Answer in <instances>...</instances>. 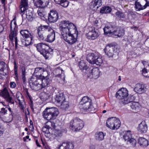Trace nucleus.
<instances>
[{
	"label": "nucleus",
	"mask_w": 149,
	"mask_h": 149,
	"mask_svg": "<svg viewBox=\"0 0 149 149\" xmlns=\"http://www.w3.org/2000/svg\"><path fill=\"white\" fill-rule=\"evenodd\" d=\"M41 54H42L46 59L48 58L51 56V54L46 49L42 52Z\"/></svg>",
	"instance_id": "nucleus-45"
},
{
	"label": "nucleus",
	"mask_w": 149,
	"mask_h": 149,
	"mask_svg": "<svg viewBox=\"0 0 149 149\" xmlns=\"http://www.w3.org/2000/svg\"><path fill=\"white\" fill-rule=\"evenodd\" d=\"M87 59L90 63L95 64L99 65H100L103 62L102 57H100L98 54L96 52L89 54L87 55Z\"/></svg>",
	"instance_id": "nucleus-8"
},
{
	"label": "nucleus",
	"mask_w": 149,
	"mask_h": 149,
	"mask_svg": "<svg viewBox=\"0 0 149 149\" xmlns=\"http://www.w3.org/2000/svg\"><path fill=\"white\" fill-rule=\"evenodd\" d=\"M29 128L30 129V130L31 131H33L34 129V127H33V124L30 125L29 126Z\"/></svg>",
	"instance_id": "nucleus-59"
},
{
	"label": "nucleus",
	"mask_w": 149,
	"mask_h": 149,
	"mask_svg": "<svg viewBox=\"0 0 149 149\" xmlns=\"http://www.w3.org/2000/svg\"><path fill=\"white\" fill-rule=\"evenodd\" d=\"M0 95L3 97L8 102L12 104V98L10 96L8 90L6 88H4L0 93Z\"/></svg>",
	"instance_id": "nucleus-21"
},
{
	"label": "nucleus",
	"mask_w": 149,
	"mask_h": 149,
	"mask_svg": "<svg viewBox=\"0 0 149 149\" xmlns=\"http://www.w3.org/2000/svg\"><path fill=\"white\" fill-rule=\"evenodd\" d=\"M49 32H51V33L49 34L47 36L46 41L48 42H52L54 41L55 39V34L53 30V31H50Z\"/></svg>",
	"instance_id": "nucleus-32"
},
{
	"label": "nucleus",
	"mask_w": 149,
	"mask_h": 149,
	"mask_svg": "<svg viewBox=\"0 0 149 149\" xmlns=\"http://www.w3.org/2000/svg\"><path fill=\"white\" fill-rule=\"evenodd\" d=\"M19 107L22 111L26 116L29 114V113L27 108H26V105L24 102H21L19 100Z\"/></svg>",
	"instance_id": "nucleus-31"
},
{
	"label": "nucleus",
	"mask_w": 149,
	"mask_h": 149,
	"mask_svg": "<svg viewBox=\"0 0 149 149\" xmlns=\"http://www.w3.org/2000/svg\"><path fill=\"white\" fill-rule=\"evenodd\" d=\"M36 47L37 50L41 54L46 49H47L49 47L45 43H40L37 44Z\"/></svg>",
	"instance_id": "nucleus-28"
},
{
	"label": "nucleus",
	"mask_w": 149,
	"mask_h": 149,
	"mask_svg": "<svg viewBox=\"0 0 149 149\" xmlns=\"http://www.w3.org/2000/svg\"><path fill=\"white\" fill-rule=\"evenodd\" d=\"M22 77L23 81L24 82L26 80L25 77V70L24 67H22Z\"/></svg>",
	"instance_id": "nucleus-48"
},
{
	"label": "nucleus",
	"mask_w": 149,
	"mask_h": 149,
	"mask_svg": "<svg viewBox=\"0 0 149 149\" xmlns=\"http://www.w3.org/2000/svg\"><path fill=\"white\" fill-rule=\"evenodd\" d=\"M33 2L35 6L39 8H45L49 4L44 3L42 0H33Z\"/></svg>",
	"instance_id": "nucleus-26"
},
{
	"label": "nucleus",
	"mask_w": 149,
	"mask_h": 149,
	"mask_svg": "<svg viewBox=\"0 0 149 149\" xmlns=\"http://www.w3.org/2000/svg\"><path fill=\"white\" fill-rule=\"evenodd\" d=\"M38 15L40 17H44L46 14V12L44 10H38Z\"/></svg>",
	"instance_id": "nucleus-47"
},
{
	"label": "nucleus",
	"mask_w": 149,
	"mask_h": 149,
	"mask_svg": "<svg viewBox=\"0 0 149 149\" xmlns=\"http://www.w3.org/2000/svg\"><path fill=\"white\" fill-rule=\"evenodd\" d=\"M130 99V102H133L132 101L135 100L136 98V96L135 95H131V96L128 97V99Z\"/></svg>",
	"instance_id": "nucleus-50"
},
{
	"label": "nucleus",
	"mask_w": 149,
	"mask_h": 149,
	"mask_svg": "<svg viewBox=\"0 0 149 149\" xmlns=\"http://www.w3.org/2000/svg\"><path fill=\"white\" fill-rule=\"evenodd\" d=\"M87 76L91 78L96 79L98 78L100 75L99 69L97 68H90L87 72Z\"/></svg>",
	"instance_id": "nucleus-15"
},
{
	"label": "nucleus",
	"mask_w": 149,
	"mask_h": 149,
	"mask_svg": "<svg viewBox=\"0 0 149 149\" xmlns=\"http://www.w3.org/2000/svg\"><path fill=\"white\" fill-rule=\"evenodd\" d=\"M131 28L132 29H134L135 31H137L138 30V28L136 26L132 27Z\"/></svg>",
	"instance_id": "nucleus-61"
},
{
	"label": "nucleus",
	"mask_w": 149,
	"mask_h": 149,
	"mask_svg": "<svg viewBox=\"0 0 149 149\" xmlns=\"http://www.w3.org/2000/svg\"><path fill=\"white\" fill-rule=\"evenodd\" d=\"M43 72H47H47H46L44 71V68H42L38 67L36 68L32 76H34L36 77H38V78H39V75L40 74H41V73H42Z\"/></svg>",
	"instance_id": "nucleus-35"
},
{
	"label": "nucleus",
	"mask_w": 149,
	"mask_h": 149,
	"mask_svg": "<svg viewBox=\"0 0 149 149\" xmlns=\"http://www.w3.org/2000/svg\"><path fill=\"white\" fill-rule=\"evenodd\" d=\"M11 30L13 31L10 34L9 37L10 39H15V47L17 48L18 45L17 38L16 36L18 34V26L16 24V22L15 20H12L10 25Z\"/></svg>",
	"instance_id": "nucleus-12"
},
{
	"label": "nucleus",
	"mask_w": 149,
	"mask_h": 149,
	"mask_svg": "<svg viewBox=\"0 0 149 149\" xmlns=\"http://www.w3.org/2000/svg\"><path fill=\"white\" fill-rule=\"evenodd\" d=\"M111 12V10H100V12L101 13L107 14Z\"/></svg>",
	"instance_id": "nucleus-52"
},
{
	"label": "nucleus",
	"mask_w": 149,
	"mask_h": 149,
	"mask_svg": "<svg viewBox=\"0 0 149 149\" xmlns=\"http://www.w3.org/2000/svg\"><path fill=\"white\" fill-rule=\"evenodd\" d=\"M104 34L108 36H117L120 37L124 34V31L121 29H114L113 27L111 24L106 26L103 29Z\"/></svg>",
	"instance_id": "nucleus-4"
},
{
	"label": "nucleus",
	"mask_w": 149,
	"mask_h": 149,
	"mask_svg": "<svg viewBox=\"0 0 149 149\" xmlns=\"http://www.w3.org/2000/svg\"><path fill=\"white\" fill-rule=\"evenodd\" d=\"M94 24L95 26L97 27V28L99 29L101 28V24L98 22V21L97 19H96L94 21Z\"/></svg>",
	"instance_id": "nucleus-49"
},
{
	"label": "nucleus",
	"mask_w": 149,
	"mask_h": 149,
	"mask_svg": "<svg viewBox=\"0 0 149 149\" xmlns=\"http://www.w3.org/2000/svg\"><path fill=\"white\" fill-rule=\"evenodd\" d=\"M29 7L28 0H21L20 5H19V9H28Z\"/></svg>",
	"instance_id": "nucleus-38"
},
{
	"label": "nucleus",
	"mask_w": 149,
	"mask_h": 149,
	"mask_svg": "<svg viewBox=\"0 0 149 149\" xmlns=\"http://www.w3.org/2000/svg\"><path fill=\"white\" fill-rule=\"evenodd\" d=\"M130 106L132 111L135 113L139 111L141 108L140 104L137 102H133L130 103Z\"/></svg>",
	"instance_id": "nucleus-25"
},
{
	"label": "nucleus",
	"mask_w": 149,
	"mask_h": 149,
	"mask_svg": "<svg viewBox=\"0 0 149 149\" xmlns=\"http://www.w3.org/2000/svg\"><path fill=\"white\" fill-rule=\"evenodd\" d=\"M1 2L2 4L3 5V6H4L5 5V2L6 0H1Z\"/></svg>",
	"instance_id": "nucleus-62"
},
{
	"label": "nucleus",
	"mask_w": 149,
	"mask_h": 149,
	"mask_svg": "<svg viewBox=\"0 0 149 149\" xmlns=\"http://www.w3.org/2000/svg\"><path fill=\"white\" fill-rule=\"evenodd\" d=\"M100 9H112L109 6H105L101 8Z\"/></svg>",
	"instance_id": "nucleus-54"
},
{
	"label": "nucleus",
	"mask_w": 149,
	"mask_h": 149,
	"mask_svg": "<svg viewBox=\"0 0 149 149\" xmlns=\"http://www.w3.org/2000/svg\"><path fill=\"white\" fill-rule=\"evenodd\" d=\"M120 135L122 136L123 139L127 143L130 144L133 146H135L136 144V140L132 137L130 131H124L120 133Z\"/></svg>",
	"instance_id": "nucleus-11"
},
{
	"label": "nucleus",
	"mask_w": 149,
	"mask_h": 149,
	"mask_svg": "<svg viewBox=\"0 0 149 149\" xmlns=\"http://www.w3.org/2000/svg\"><path fill=\"white\" fill-rule=\"evenodd\" d=\"M50 31H53V30L49 26L41 25L39 26L37 29V31H39L42 32L44 31L49 32Z\"/></svg>",
	"instance_id": "nucleus-30"
},
{
	"label": "nucleus",
	"mask_w": 149,
	"mask_h": 149,
	"mask_svg": "<svg viewBox=\"0 0 149 149\" xmlns=\"http://www.w3.org/2000/svg\"><path fill=\"white\" fill-rule=\"evenodd\" d=\"M27 139H28L29 141L31 140V139H29V136H27L25 137H24L23 138V140L24 141H28L27 140Z\"/></svg>",
	"instance_id": "nucleus-55"
},
{
	"label": "nucleus",
	"mask_w": 149,
	"mask_h": 149,
	"mask_svg": "<svg viewBox=\"0 0 149 149\" xmlns=\"http://www.w3.org/2000/svg\"><path fill=\"white\" fill-rule=\"evenodd\" d=\"M36 145L38 147H40L41 146L39 144L38 140H36Z\"/></svg>",
	"instance_id": "nucleus-58"
},
{
	"label": "nucleus",
	"mask_w": 149,
	"mask_h": 149,
	"mask_svg": "<svg viewBox=\"0 0 149 149\" xmlns=\"http://www.w3.org/2000/svg\"><path fill=\"white\" fill-rule=\"evenodd\" d=\"M134 90L135 92L140 94L145 93L146 91V88L144 85L140 84H136L135 85Z\"/></svg>",
	"instance_id": "nucleus-22"
},
{
	"label": "nucleus",
	"mask_w": 149,
	"mask_h": 149,
	"mask_svg": "<svg viewBox=\"0 0 149 149\" xmlns=\"http://www.w3.org/2000/svg\"><path fill=\"white\" fill-rule=\"evenodd\" d=\"M38 33L39 38L40 40H43L44 39V36L42 34V32L37 31Z\"/></svg>",
	"instance_id": "nucleus-51"
},
{
	"label": "nucleus",
	"mask_w": 149,
	"mask_h": 149,
	"mask_svg": "<svg viewBox=\"0 0 149 149\" xmlns=\"http://www.w3.org/2000/svg\"><path fill=\"white\" fill-rule=\"evenodd\" d=\"M26 17L27 19L30 21L32 20L33 17V13L30 10H28L26 11Z\"/></svg>",
	"instance_id": "nucleus-43"
},
{
	"label": "nucleus",
	"mask_w": 149,
	"mask_h": 149,
	"mask_svg": "<svg viewBox=\"0 0 149 149\" xmlns=\"http://www.w3.org/2000/svg\"><path fill=\"white\" fill-rule=\"evenodd\" d=\"M65 98L62 93H58L54 97L53 102L58 107L65 109L68 108V102L65 101Z\"/></svg>",
	"instance_id": "nucleus-3"
},
{
	"label": "nucleus",
	"mask_w": 149,
	"mask_h": 149,
	"mask_svg": "<svg viewBox=\"0 0 149 149\" xmlns=\"http://www.w3.org/2000/svg\"><path fill=\"white\" fill-rule=\"evenodd\" d=\"M138 143L141 146L143 147H146L148 145V141L144 138H139L138 139Z\"/></svg>",
	"instance_id": "nucleus-36"
},
{
	"label": "nucleus",
	"mask_w": 149,
	"mask_h": 149,
	"mask_svg": "<svg viewBox=\"0 0 149 149\" xmlns=\"http://www.w3.org/2000/svg\"><path fill=\"white\" fill-rule=\"evenodd\" d=\"M105 53L109 57H111L113 54V52H116V49L112 44L107 45L104 49Z\"/></svg>",
	"instance_id": "nucleus-18"
},
{
	"label": "nucleus",
	"mask_w": 149,
	"mask_h": 149,
	"mask_svg": "<svg viewBox=\"0 0 149 149\" xmlns=\"http://www.w3.org/2000/svg\"><path fill=\"white\" fill-rule=\"evenodd\" d=\"M39 78L41 80L42 88L49 86L52 82V80L49 78L48 75L45 76L42 74H40Z\"/></svg>",
	"instance_id": "nucleus-17"
},
{
	"label": "nucleus",
	"mask_w": 149,
	"mask_h": 149,
	"mask_svg": "<svg viewBox=\"0 0 149 149\" xmlns=\"http://www.w3.org/2000/svg\"><path fill=\"white\" fill-rule=\"evenodd\" d=\"M148 6H149V2L147 1H146V3L143 6H142L139 2H136L135 3V8L136 9H145Z\"/></svg>",
	"instance_id": "nucleus-33"
},
{
	"label": "nucleus",
	"mask_w": 149,
	"mask_h": 149,
	"mask_svg": "<svg viewBox=\"0 0 149 149\" xmlns=\"http://www.w3.org/2000/svg\"><path fill=\"white\" fill-rule=\"evenodd\" d=\"M116 97L121 100V102L126 104L130 103V100L128 99V92L126 88H123L119 90L116 94Z\"/></svg>",
	"instance_id": "nucleus-7"
},
{
	"label": "nucleus",
	"mask_w": 149,
	"mask_h": 149,
	"mask_svg": "<svg viewBox=\"0 0 149 149\" xmlns=\"http://www.w3.org/2000/svg\"><path fill=\"white\" fill-rule=\"evenodd\" d=\"M56 3L58 4H59L61 3V2L63 0H54Z\"/></svg>",
	"instance_id": "nucleus-56"
},
{
	"label": "nucleus",
	"mask_w": 149,
	"mask_h": 149,
	"mask_svg": "<svg viewBox=\"0 0 149 149\" xmlns=\"http://www.w3.org/2000/svg\"><path fill=\"white\" fill-rule=\"evenodd\" d=\"M79 66L81 70H85L87 72L89 71V68L88 67L84 61H81L79 63Z\"/></svg>",
	"instance_id": "nucleus-39"
},
{
	"label": "nucleus",
	"mask_w": 149,
	"mask_h": 149,
	"mask_svg": "<svg viewBox=\"0 0 149 149\" xmlns=\"http://www.w3.org/2000/svg\"><path fill=\"white\" fill-rule=\"evenodd\" d=\"M14 77L16 80H17L18 79V74L17 72V65L16 62L15 61H14Z\"/></svg>",
	"instance_id": "nucleus-44"
},
{
	"label": "nucleus",
	"mask_w": 149,
	"mask_h": 149,
	"mask_svg": "<svg viewBox=\"0 0 149 149\" xmlns=\"http://www.w3.org/2000/svg\"><path fill=\"white\" fill-rule=\"evenodd\" d=\"M42 1L45 3L49 4V0H42Z\"/></svg>",
	"instance_id": "nucleus-60"
},
{
	"label": "nucleus",
	"mask_w": 149,
	"mask_h": 149,
	"mask_svg": "<svg viewBox=\"0 0 149 149\" xmlns=\"http://www.w3.org/2000/svg\"><path fill=\"white\" fill-rule=\"evenodd\" d=\"M84 126V121L79 118H76L71 121L69 127L72 130L77 132L81 130Z\"/></svg>",
	"instance_id": "nucleus-6"
},
{
	"label": "nucleus",
	"mask_w": 149,
	"mask_h": 149,
	"mask_svg": "<svg viewBox=\"0 0 149 149\" xmlns=\"http://www.w3.org/2000/svg\"><path fill=\"white\" fill-rule=\"evenodd\" d=\"M51 94L48 91L42 92L40 94V98L43 101H45L51 97Z\"/></svg>",
	"instance_id": "nucleus-34"
},
{
	"label": "nucleus",
	"mask_w": 149,
	"mask_h": 149,
	"mask_svg": "<svg viewBox=\"0 0 149 149\" xmlns=\"http://www.w3.org/2000/svg\"><path fill=\"white\" fill-rule=\"evenodd\" d=\"M4 28L3 26L0 24V33L2 32Z\"/></svg>",
	"instance_id": "nucleus-57"
},
{
	"label": "nucleus",
	"mask_w": 149,
	"mask_h": 149,
	"mask_svg": "<svg viewBox=\"0 0 149 149\" xmlns=\"http://www.w3.org/2000/svg\"><path fill=\"white\" fill-rule=\"evenodd\" d=\"M58 18V13L56 10H51L49 13L48 20L49 22L52 23L56 22Z\"/></svg>",
	"instance_id": "nucleus-19"
},
{
	"label": "nucleus",
	"mask_w": 149,
	"mask_h": 149,
	"mask_svg": "<svg viewBox=\"0 0 149 149\" xmlns=\"http://www.w3.org/2000/svg\"><path fill=\"white\" fill-rule=\"evenodd\" d=\"M10 87L11 88H14L16 86V83L14 82H10Z\"/></svg>",
	"instance_id": "nucleus-53"
},
{
	"label": "nucleus",
	"mask_w": 149,
	"mask_h": 149,
	"mask_svg": "<svg viewBox=\"0 0 149 149\" xmlns=\"http://www.w3.org/2000/svg\"><path fill=\"white\" fill-rule=\"evenodd\" d=\"M69 3V2L67 0H63L61 2V3H60V4L62 6L64 7H66L68 5Z\"/></svg>",
	"instance_id": "nucleus-46"
},
{
	"label": "nucleus",
	"mask_w": 149,
	"mask_h": 149,
	"mask_svg": "<svg viewBox=\"0 0 149 149\" xmlns=\"http://www.w3.org/2000/svg\"><path fill=\"white\" fill-rule=\"evenodd\" d=\"M120 121L118 118L111 117L109 118L107 120L106 126L112 130L118 129L120 125Z\"/></svg>",
	"instance_id": "nucleus-9"
},
{
	"label": "nucleus",
	"mask_w": 149,
	"mask_h": 149,
	"mask_svg": "<svg viewBox=\"0 0 149 149\" xmlns=\"http://www.w3.org/2000/svg\"><path fill=\"white\" fill-rule=\"evenodd\" d=\"M59 112L56 108H47L42 113L43 118L47 120L54 119L58 116Z\"/></svg>",
	"instance_id": "nucleus-5"
},
{
	"label": "nucleus",
	"mask_w": 149,
	"mask_h": 149,
	"mask_svg": "<svg viewBox=\"0 0 149 149\" xmlns=\"http://www.w3.org/2000/svg\"><path fill=\"white\" fill-rule=\"evenodd\" d=\"M8 109L10 112H11V109L10 108H7V110Z\"/></svg>",
	"instance_id": "nucleus-64"
},
{
	"label": "nucleus",
	"mask_w": 149,
	"mask_h": 149,
	"mask_svg": "<svg viewBox=\"0 0 149 149\" xmlns=\"http://www.w3.org/2000/svg\"><path fill=\"white\" fill-rule=\"evenodd\" d=\"M20 33L25 38V40H21L22 45L27 46L30 45L32 42L33 34L27 30H22L20 31Z\"/></svg>",
	"instance_id": "nucleus-10"
},
{
	"label": "nucleus",
	"mask_w": 149,
	"mask_h": 149,
	"mask_svg": "<svg viewBox=\"0 0 149 149\" xmlns=\"http://www.w3.org/2000/svg\"><path fill=\"white\" fill-rule=\"evenodd\" d=\"M59 29L63 39L68 44L72 45L77 41L78 32L75 25L69 21H61Z\"/></svg>",
	"instance_id": "nucleus-1"
},
{
	"label": "nucleus",
	"mask_w": 149,
	"mask_h": 149,
	"mask_svg": "<svg viewBox=\"0 0 149 149\" xmlns=\"http://www.w3.org/2000/svg\"><path fill=\"white\" fill-rule=\"evenodd\" d=\"M95 139L98 141L103 140L104 138L105 135L102 132H97L95 134Z\"/></svg>",
	"instance_id": "nucleus-41"
},
{
	"label": "nucleus",
	"mask_w": 149,
	"mask_h": 149,
	"mask_svg": "<svg viewBox=\"0 0 149 149\" xmlns=\"http://www.w3.org/2000/svg\"><path fill=\"white\" fill-rule=\"evenodd\" d=\"M79 107L81 112L83 113H86V112L94 111L96 109L92 105V102H88L86 104L81 105V106H79Z\"/></svg>",
	"instance_id": "nucleus-14"
},
{
	"label": "nucleus",
	"mask_w": 149,
	"mask_h": 149,
	"mask_svg": "<svg viewBox=\"0 0 149 149\" xmlns=\"http://www.w3.org/2000/svg\"><path fill=\"white\" fill-rule=\"evenodd\" d=\"M8 73L7 65L4 62L0 61V79L2 78V76L6 75Z\"/></svg>",
	"instance_id": "nucleus-20"
},
{
	"label": "nucleus",
	"mask_w": 149,
	"mask_h": 149,
	"mask_svg": "<svg viewBox=\"0 0 149 149\" xmlns=\"http://www.w3.org/2000/svg\"><path fill=\"white\" fill-rule=\"evenodd\" d=\"M138 130L141 133H145L146 132L147 130V127L145 121H142L139 124Z\"/></svg>",
	"instance_id": "nucleus-27"
},
{
	"label": "nucleus",
	"mask_w": 149,
	"mask_h": 149,
	"mask_svg": "<svg viewBox=\"0 0 149 149\" xmlns=\"http://www.w3.org/2000/svg\"><path fill=\"white\" fill-rule=\"evenodd\" d=\"M142 63L144 66V68L142 70V74L146 77H149V63L148 61H143Z\"/></svg>",
	"instance_id": "nucleus-23"
},
{
	"label": "nucleus",
	"mask_w": 149,
	"mask_h": 149,
	"mask_svg": "<svg viewBox=\"0 0 149 149\" xmlns=\"http://www.w3.org/2000/svg\"><path fill=\"white\" fill-rule=\"evenodd\" d=\"M10 119L9 120H10L11 121V120H12L13 119V115L11 114H10Z\"/></svg>",
	"instance_id": "nucleus-63"
},
{
	"label": "nucleus",
	"mask_w": 149,
	"mask_h": 149,
	"mask_svg": "<svg viewBox=\"0 0 149 149\" xmlns=\"http://www.w3.org/2000/svg\"><path fill=\"white\" fill-rule=\"evenodd\" d=\"M102 5V2L101 0H95L94 3L90 5V9H97L99 7Z\"/></svg>",
	"instance_id": "nucleus-29"
},
{
	"label": "nucleus",
	"mask_w": 149,
	"mask_h": 149,
	"mask_svg": "<svg viewBox=\"0 0 149 149\" xmlns=\"http://www.w3.org/2000/svg\"><path fill=\"white\" fill-rule=\"evenodd\" d=\"M116 15L118 17L120 18L121 20L127 22H128L127 16L123 13L120 11H118L116 13Z\"/></svg>",
	"instance_id": "nucleus-37"
},
{
	"label": "nucleus",
	"mask_w": 149,
	"mask_h": 149,
	"mask_svg": "<svg viewBox=\"0 0 149 149\" xmlns=\"http://www.w3.org/2000/svg\"><path fill=\"white\" fill-rule=\"evenodd\" d=\"M55 124L53 122H49L47 123L45 126L42 128V131L46 137L51 138L52 136V137L54 136H60L63 132H66L65 129L61 130H55Z\"/></svg>",
	"instance_id": "nucleus-2"
},
{
	"label": "nucleus",
	"mask_w": 149,
	"mask_h": 149,
	"mask_svg": "<svg viewBox=\"0 0 149 149\" xmlns=\"http://www.w3.org/2000/svg\"><path fill=\"white\" fill-rule=\"evenodd\" d=\"M99 35L98 31L94 27H92L88 33L86 34V36L88 39L93 40L97 38Z\"/></svg>",
	"instance_id": "nucleus-16"
},
{
	"label": "nucleus",
	"mask_w": 149,
	"mask_h": 149,
	"mask_svg": "<svg viewBox=\"0 0 149 149\" xmlns=\"http://www.w3.org/2000/svg\"><path fill=\"white\" fill-rule=\"evenodd\" d=\"M73 144L71 143H63L58 145L57 147V149H73Z\"/></svg>",
	"instance_id": "nucleus-24"
},
{
	"label": "nucleus",
	"mask_w": 149,
	"mask_h": 149,
	"mask_svg": "<svg viewBox=\"0 0 149 149\" xmlns=\"http://www.w3.org/2000/svg\"><path fill=\"white\" fill-rule=\"evenodd\" d=\"M91 100L87 96L84 97L81 102H80V105L79 106H81V105H83L84 104L87 103L88 102H91Z\"/></svg>",
	"instance_id": "nucleus-42"
},
{
	"label": "nucleus",
	"mask_w": 149,
	"mask_h": 149,
	"mask_svg": "<svg viewBox=\"0 0 149 149\" xmlns=\"http://www.w3.org/2000/svg\"><path fill=\"white\" fill-rule=\"evenodd\" d=\"M38 77L34 76H32L29 81L31 88L35 91H38L42 88L41 80L38 78Z\"/></svg>",
	"instance_id": "nucleus-13"
},
{
	"label": "nucleus",
	"mask_w": 149,
	"mask_h": 149,
	"mask_svg": "<svg viewBox=\"0 0 149 149\" xmlns=\"http://www.w3.org/2000/svg\"><path fill=\"white\" fill-rule=\"evenodd\" d=\"M3 104L1 102H0V118H3V116L7 112V108H4L1 107Z\"/></svg>",
	"instance_id": "nucleus-40"
}]
</instances>
